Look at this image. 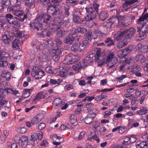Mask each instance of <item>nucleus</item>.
Here are the masks:
<instances>
[{
  "mask_svg": "<svg viewBox=\"0 0 148 148\" xmlns=\"http://www.w3.org/2000/svg\"><path fill=\"white\" fill-rule=\"evenodd\" d=\"M55 42L57 45L56 47H58L60 46L61 44L62 43V42L59 39L56 38L55 40Z\"/></svg>",
  "mask_w": 148,
  "mask_h": 148,
  "instance_id": "obj_62",
  "label": "nucleus"
},
{
  "mask_svg": "<svg viewBox=\"0 0 148 148\" xmlns=\"http://www.w3.org/2000/svg\"><path fill=\"white\" fill-rule=\"evenodd\" d=\"M9 134V131L8 130H4L3 131V133L1 136L0 139L2 141L5 140Z\"/></svg>",
  "mask_w": 148,
  "mask_h": 148,
  "instance_id": "obj_38",
  "label": "nucleus"
},
{
  "mask_svg": "<svg viewBox=\"0 0 148 148\" xmlns=\"http://www.w3.org/2000/svg\"><path fill=\"white\" fill-rule=\"evenodd\" d=\"M123 31L126 32V34H125V38L127 39L130 38L133 36L136 32V30L134 28L132 27L126 31Z\"/></svg>",
  "mask_w": 148,
  "mask_h": 148,
  "instance_id": "obj_20",
  "label": "nucleus"
},
{
  "mask_svg": "<svg viewBox=\"0 0 148 148\" xmlns=\"http://www.w3.org/2000/svg\"><path fill=\"white\" fill-rule=\"evenodd\" d=\"M10 73L8 71H3L1 74V76L2 78L6 80L9 81L10 79Z\"/></svg>",
  "mask_w": 148,
  "mask_h": 148,
  "instance_id": "obj_27",
  "label": "nucleus"
},
{
  "mask_svg": "<svg viewBox=\"0 0 148 148\" xmlns=\"http://www.w3.org/2000/svg\"><path fill=\"white\" fill-rule=\"evenodd\" d=\"M62 50L61 46L55 47L51 50L52 53L54 54L60 55L62 53Z\"/></svg>",
  "mask_w": 148,
  "mask_h": 148,
  "instance_id": "obj_25",
  "label": "nucleus"
},
{
  "mask_svg": "<svg viewBox=\"0 0 148 148\" xmlns=\"http://www.w3.org/2000/svg\"><path fill=\"white\" fill-rule=\"evenodd\" d=\"M113 111V110L110 109L109 110L106 111L103 113L104 117L106 118L109 119L110 117V115L111 114V112Z\"/></svg>",
  "mask_w": 148,
  "mask_h": 148,
  "instance_id": "obj_42",
  "label": "nucleus"
},
{
  "mask_svg": "<svg viewBox=\"0 0 148 148\" xmlns=\"http://www.w3.org/2000/svg\"><path fill=\"white\" fill-rule=\"evenodd\" d=\"M73 86L71 84L66 85L64 87V89L65 90H70L73 88Z\"/></svg>",
  "mask_w": 148,
  "mask_h": 148,
  "instance_id": "obj_53",
  "label": "nucleus"
},
{
  "mask_svg": "<svg viewBox=\"0 0 148 148\" xmlns=\"http://www.w3.org/2000/svg\"><path fill=\"white\" fill-rule=\"evenodd\" d=\"M37 139V134L34 132H32L31 134L30 140L34 141L36 140Z\"/></svg>",
  "mask_w": 148,
  "mask_h": 148,
  "instance_id": "obj_50",
  "label": "nucleus"
},
{
  "mask_svg": "<svg viewBox=\"0 0 148 148\" xmlns=\"http://www.w3.org/2000/svg\"><path fill=\"white\" fill-rule=\"evenodd\" d=\"M125 34H126V32H124V31L119 32L117 34H115L114 36V38L115 40H119L125 36Z\"/></svg>",
  "mask_w": 148,
  "mask_h": 148,
  "instance_id": "obj_29",
  "label": "nucleus"
},
{
  "mask_svg": "<svg viewBox=\"0 0 148 148\" xmlns=\"http://www.w3.org/2000/svg\"><path fill=\"white\" fill-rule=\"evenodd\" d=\"M67 74V72H65L64 70H63L59 72L58 75L62 77H66Z\"/></svg>",
  "mask_w": 148,
  "mask_h": 148,
  "instance_id": "obj_56",
  "label": "nucleus"
},
{
  "mask_svg": "<svg viewBox=\"0 0 148 148\" xmlns=\"http://www.w3.org/2000/svg\"><path fill=\"white\" fill-rule=\"evenodd\" d=\"M99 5L97 3L94 4L86 8L87 15L85 17L84 20L88 21L94 19L96 16V12L99 8Z\"/></svg>",
  "mask_w": 148,
  "mask_h": 148,
  "instance_id": "obj_4",
  "label": "nucleus"
},
{
  "mask_svg": "<svg viewBox=\"0 0 148 148\" xmlns=\"http://www.w3.org/2000/svg\"><path fill=\"white\" fill-rule=\"evenodd\" d=\"M31 75L36 79H40L44 76L45 72L38 67L34 66L32 69Z\"/></svg>",
  "mask_w": 148,
  "mask_h": 148,
  "instance_id": "obj_11",
  "label": "nucleus"
},
{
  "mask_svg": "<svg viewBox=\"0 0 148 148\" xmlns=\"http://www.w3.org/2000/svg\"><path fill=\"white\" fill-rule=\"evenodd\" d=\"M80 57L78 56L70 54L66 56L63 62L65 64H71L78 61Z\"/></svg>",
  "mask_w": 148,
  "mask_h": 148,
  "instance_id": "obj_13",
  "label": "nucleus"
},
{
  "mask_svg": "<svg viewBox=\"0 0 148 148\" xmlns=\"http://www.w3.org/2000/svg\"><path fill=\"white\" fill-rule=\"evenodd\" d=\"M15 34L13 32H5L2 34L1 39L5 43L8 44L13 40Z\"/></svg>",
  "mask_w": 148,
  "mask_h": 148,
  "instance_id": "obj_12",
  "label": "nucleus"
},
{
  "mask_svg": "<svg viewBox=\"0 0 148 148\" xmlns=\"http://www.w3.org/2000/svg\"><path fill=\"white\" fill-rule=\"evenodd\" d=\"M94 98H95V96L93 95L91 97L87 96L86 97L83 101H85L86 100L90 101H92Z\"/></svg>",
  "mask_w": 148,
  "mask_h": 148,
  "instance_id": "obj_58",
  "label": "nucleus"
},
{
  "mask_svg": "<svg viewBox=\"0 0 148 148\" xmlns=\"http://www.w3.org/2000/svg\"><path fill=\"white\" fill-rule=\"evenodd\" d=\"M33 87H32L29 89H26L24 90L23 95L26 97H28L30 95L34 89Z\"/></svg>",
  "mask_w": 148,
  "mask_h": 148,
  "instance_id": "obj_39",
  "label": "nucleus"
},
{
  "mask_svg": "<svg viewBox=\"0 0 148 148\" xmlns=\"http://www.w3.org/2000/svg\"><path fill=\"white\" fill-rule=\"evenodd\" d=\"M42 97V93L41 92L38 93L36 95L34 100L36 101H38Z\"/></svg>",
  "mask_w": 148,
  "mask_h": 148,
  "instance_id": "obj_51",
  "label": "nucleus"
},
{
  "mask_svg": "<svg viewBox=\"0 0 148 148\" xmlns=\"http://www.w3.org/2000/svg\"><path fill=\"white\" fill-rule=\"evenodd\" d=\"M37 136L39 139L41 140L42 138L43 133L41 131L38 132L37 133Z\"/></svg>",
  "mask_w": 148,
  "mask_h": 148,
  "instance_id": "obj_64",
  "label": "nucleus"
},
{
  "mask_svg": "<svg viewBox=\"0 0 148 148\" xmlns=\"http://www.w3.org/2000/svg\"><path fill=\"white\" fill-rule=\"evenodd\" d=\"M88 44V42L87 40H84L82 43H80L78 40H75L74 43L71 47V50L75 52L78 51H83Z\"/></svg>",
  "mask_w": 148,
  "mask_h": 148,
  "instance_id": "obj_7",
  "label": "nucleus"
},
{
  "mask_svg": "<svg viewBox=\"0 0 148 148\" xmlns=\"http://www.w3.org/2000/svg\"><path fill=\"white\" fill-rule=\"evenodd\" d=\"M106 61L108 62L107 68L110 69L114 66L115 64L118 62V59L117 58L114 56V52L110 51L107 56Z\"/></svg>",
  "mask_w": 148,
  "mask_h": 148,
  "instance_id": "obj_8",
  "label": "nucleus"
},
{
  "mask_svg": "<svg viewBox=\"0 0 148 148\" xmlns=\"http://www.w3.org/2000/svg\"><path fill=\"white\" fill-rule=\"evenodd\" d=\"M137 0H128V1L126 2L122 5V7L123 8V11H126L130 7V4H133L134 3L137 2Z\"/></svg>",
  "mask_w": 148,
  "mask_h": 148,
  "instance_id": "obj_22",
  "label": "nucleus"
},
{
  "mask_svg": "<svg viewBox=\"0 0 148 148\" xmlns=\"http://www.w3.org/2000/svg\"><path fill=\"white\" fill-rule=\"evenodd\" d=\"M85 132H81L78 136H75L74 138L75 140H82L84 136Z\"/></svg>",
  "mask_w": 148,
  "mask_h": 148,
  "instance_id": "obj_40",
  "label": "nucleus"
},
{
  "mask_svg": "<svg viewBox=\"0 0 148 148\" xmlns=\"http://www.w3.org/2000/svg\"><path fill=\"white\" fill-rule=\"evenodd\" d=\"M125 64L121 65L119 67V71H123L129 70L132 71H136V66H134V62L132 58L126 59L125 60Z\"/></svg>",
  "mask_w": 148,
  "mask_h": 148,
  "instance_id": "obj_5",
  "label": "nucleus"
},
{
  "mask_svg": "<svg viewBox=\"0 0 148 148\" xmlns=\"http://www.w3.org/2000/svg\"><path fill=\"white\" fill-rule=\"evenodd\" d=\"M14 139L16 142L19 143L20 146L23 148H25L26 147L28 140L27 136H23L20 138L18 135L16 136L14 138Z\"/></svg>",
  "mask_w": 148,
  "mask_h": 148,
  "instance_id": "obj_14",
  "label": "nucleus"
},
{
  "mask_svg": "<svg viewBox=\"0 0 148 148\" xmlns=\"http://www.w3.org/2000/svg\"><path fill=\"white\" fill-rule=\"evenodd\" d=\"M50 0H45V2H47L48 6L47 9V12L50 14L54 15L56 14L57 12V11L56 10V8L54 6L51 5L50 3Z\"/></svg>",
  "mask_w": 148,
  "mask_h": 148,
  "instance_id": "obj_17",
  "label": "nucleus"
},
{
  "mask_svg": "<svg viewBox=\"0 0 148 148\" xmlns=\"http://www.w3.org/2000/svg\"><path fill=\"white\" fill-rule=\"evenodd\" d=\"M15 18L16 20L15 19L13 21H11L10 22L9 24H10L13 25L15 26V27H13L12 28V30L13 31L15 30V31L16 32L21 26V24L17 21V18L16 17Z\"/></svg>",
  "mask_w": 148,
  "mask_h": 148,
  "instance_id": "obj_23",
  "label": "nucleus"
},
{
  "mask_svg": "<svg viewBox=\"0 0 148 148\" xmlns=\"http://www.w3.org/2000/svg\"><path fill=\"white\" fill-rule=\"evenodd\" d=\"M137 148H147L146 146V143L145 142H142L140 144L136 145Z\"/></svg>",
  "mask_w": 148,
  "mask_h": 148,
  "instance_id": "obj_44",
  "label": "nucleus"
},
{
  "mask_svg": "<svg viewBox=\"0 0 148 148\" xmlns=\"http://www.w3.org/2000/svg\"><path fill=\"white\" fill-rule=\"evenodd\" d=\"M131 23V21L128 22L126 18L123 16H119L118 17H113L107 22L106 27L109 29L118 26L122 28L128 26Z\"/></svg>",
  "mask_w": 148,
  "mask_h": 148,
  "instance_id": "obj_2",
  "label": "nucleus"
},
{
  "mask_svg": "<svg viewBox=\"0 0 148 148\" xmlns=\"http://www.w3.org/2000/svg\"><path fill=\"white\" fill-rule=\"evenodd\" d=\"M70 122L71 124L73 125H75L77 124V121L76 116L75 115L72 114L70 115Z\"/></svg>",
  "mask_w": 148,
  "mask_h": 148,
  "instance_id": "obj_34",
  "label": "nucleus"
},
{
  "mask_svg": "<svg viewBox=\"0 0 148 148\" xmlns=\"http://www.w3.org/2000/svg\"><path fill=\"white\" fill-rule=\"evenodd\" d=\"M53 105L54 106H61L63 104L61 99L59 98H57L55 99L53 102Z\"/></svg>",
  "mask_w": 148,
  "mask_h": 148,
  "instance_id": "obj_30",
  "label": "nucleus"
},
{
  "mask_svg": "<svg viewBox=\"0 0 148 148\" xmlns=\"http://www.w3.org/2000/svg\"><path fill=\"white\" fill-rule=\"evenodd\" d=\"M62 82V81L59 79H57V80L51 79L49 81L50 84L52 85H56V84H59Z\"/></svg>",
  "mask_w": 148,
  "mask_h": 148,
  "instance_id": "obj_41",
  "label": "nucleus"
},
{
  "mask_svg": "<svg viewBox=\"0 0 148 148\" xmlns=\"http://www.w3.org/2000/svg\"><path fill=\"white\" fill-rule=\"evenodd\" d=\"M93 104L91 103H87L85 106L88 112H91L92 114H94L95 116L96 114L98 112L97 109L93 108Z\"/></svg>",
  "mask_w": 148,
  "mask_h": 148,
  "instance_id": "obj_19",
  "label": "nucleus"
},
{
  "mask_svg": "<svg viewBox=\"0 0 148 148\" xmlns=\"http://www.w3.org/2000/svg\"><path fill=\"white\" fill-rule=\"evenodd\" d=\"M14 4L16 5L11 7H9L8 8V11L11 12L14 15L17 16H20L19 20L22 21H24L27 16L24 14L23 11L21 10V8L19 5H21V2L18 0H15V2H14Z\"/></svg>",
  "mask_w": 148,
  "mask_h": 148,
  "instance_id": "obj_3",
  "label": "nucleus"
},
{
  "mask_svg": "<svg viewBox=\"0 0 148 148\" xmlns=\"http://www.w3.org/2000/svg\"><path fill=\"white\" fill-rule=\"evenodd\" d=\"M43 44L42 43L40 44L38 47H36L37 49L42 51L46 48H51L53 44V42L50 39L45 40Z\"/></svg>",
  "mask_w": 148,
  "mask_h": 148,
  "instance_id": "obj_15",
  "label": "nucleus"
},
{
  "mask_svg": "<svg viewBox=\"0 0 148 148\" xmlns=\"http://www.w3.org/2000/svg\"><path fill=\"white\" fill-rule=\"evenodd\" d=\"M47 58V56L45 54L41 53L39 54L38 59L40 62H45Z\"/></svg>",
  "mask_w": 148,
  "mask_h": 148,
  "instance_id": "obj_36",
  "label": "nucleus"
},
{
  "mask_svg": "<svg viewBox=\"0 0 148 148\" xmlns=\"http://www.w3.org/2000/svg\"><path fill=\"white\" fill-rule=\"evenodd\" d=\"M52 18L49 15L45 14H43L38 17L34 22L31 23L30 26L32 28L39 30L41 29L43 26L47 27L46 29L44 30L41 34V36H49L51 32H54L60 28L58 26L62 25V24L65 25L63 23L64 21L61 20L58 18H55L53 22L52 21Z\"/></svg>",
  "mask_w": 148,
  "mask_h": 148,
  "instance_id": "obj_1",
  "label": "nucleus"
},
{
  "mask_svg": "<svg viewBox=\"0 0 148 148\" xmlns=\"http://www.w3.org/2000/svg\"><path fill=\"white\" fill-rule=\"evenodd\" d=\"M136 60L141 63H144L146 60L145 57L142 55H138L136 57Z\"/></svg>",
  "mask_w": 148,
  "mask_h": 148,
  "instance_id": "obj_35",
  "label": "nucleus"
},
{
  "mask_svg": "<svg viewBox=\"0 0 148 148\" xmlns=\"http://www.w3.org/2000/svg\"><path fill=\"white\" fill-rule=\"evenodd\" d=\"M108 14L107 12L103 11L101 12L99 14V17L101 20L103 21L108 17Z\"/></svg>",
  "mask_w": 148,
  "mask_h": 148,
  "instance_id": "obj_33",
  "label": "nucleus"
},
{
  "mask_svg": "<svg viewBox=\"0 0 148 148\" xmlns=\"http://www.w3.org/2000/svg\"><path fill=\"white\" fill-rule=\"evenodd\" d=\"M88 140L91 141H92L94 140H95L97 141V142L98 143H99L100 141L99 138L96 135L89 137L88 138Z\"/></svg>",
  "mask_w": 148,
  "mask_h": 148,
  "instance_id": "obj_43",
  "label": "nucleus"
},
{
  "mask_svg": "<svg viewBox=\"0 0 148 148\" xmlns=\"http://www.w3.org/2000/svg\"><path fill=\"white\" fill-rule=\"evenodd\" d=\"M88 92V90H85L84 92H80V94L79 95L78 97L79 98H81L84 97L86 96V94Z\"/></svg>",
  "mask_w": 148,
  "mask_h": 148,
  "instance_id": "obj_61",
  "label": "nucleus"
},
{
  "mask_svg": "<svg viewBox=\"0 0 148 148\" xmlns=\"http://www.w3.org/2000/svg\"><path fill=\"white\" fill-rule=\"evenodd\" d=\"M127 77V75H123L121 76L120 77L116 78V79L117 80H118L119 82L121 83L123 82V80Z\"/></svg>",
  "mask_w": 148,
  "mask_h": 148,
  "instance_id": "obj_55",
  "label": "nucleus"
},
{
  "mask_svg": "<svg viewBox=\"0 0 148 148\" xmlns=\"http://www.w3.org/2000/svg\"><path fill=\"white\" fill-rule=\"evenodd\" d=\"M26 131V129L25 127H23L18 129V132L21 133H24Z\"/></svg>",
  "mask_w": 148,
  "mask_h": 148,
  "instance_id": "obj_60",
  "label": "nucleus"
},
{
  "mask_svg": "<svg viewBox=\"0 0 148 148\" xmlns=\"http://www.w3.org/2000/svg\"><path fill=\"white\" fill-rule=\"evenodd\" d=\"M138 24V31L140 32L138 36V37L139 38L138 40H143L146 37L148 33V24L145 22L141 23L140 24Z\"/></svg>",
  "mask_w": 148,
  "mask_h": 148,
  "instance_id": "obj_6",
  "label": "nucleus"
},
{
  "mask_svg": "<svg viewBox=\"0 0 148 148\" xmlns=\"http://www.w3.org/2000/svg\"><path fill=\"white\" fill-rule=\"evenodd\" d=\"M105 34L102 33L101 32L99 31H96L93 32V33L91 31L87 32L85 35V37L86 39V40L90 41L91 39L93 38L94 39H97V40H99L103 35Z\"/></svg>",
  "mask_w": 148,
  "mask_h": 148,
  "instance_id": "obj_9",
  "label": "nucleus"
},
{
  "mask_svg": "<svg viewBox=\"0 0 148 148\" xmlns=\"http://www.w3.org/2000/svg\"><path fill=\"white\" fill-rule=\"evenodd\" d=\"M86 29L84 27H78L75 30V32L76 34L77 32L82 33L85 32Z\"/></svg>",
  "mask_w": 148,
  "mask_h": 148,
  "instance_id": "obj_45",
  "label": "nucleus"
},
{
  "mask_svg": "<svg viewBox=\"0 0 148 148\" xmlns=\"http://www.w3.org/2000/svg\"><path fill=\"white\" fill-rule=\"evenodd\" d=\"M87 66V64H85V60H83L80 62L73 65L72 68L75 71L78 72L80 69Z\"/></svg>",
  "mask_w": 148,
  "mask_h": 148,
  "instance_id": "obj_16",
  "label": "nucleus"
},
{
  "mask_svg": "<svg viewBox=\"0 0 148 148\" xmlns=\"http://www.w3.org/2000/svg\"><path fill=\"white\" fill-rule=\"evenodd\" d=\"M127 43V39L125 38L123 40L117 43V46L119 48H121L125 46Z\"/></svg>",
  "mask_w": 148,
  "mask_h": 148,
  "instance_id": "obj_31",
  "label": "nucleus"
},
{
  "mask_svg": "<svg viewBox=\"0 0 148 148\" xmlns=\"http://www.w3.org/2000/svg\"><path fill=\"white\" fill-rule=\"evenodd\" d=\"M148 109L147 107L144 106H141L140 108V110L136 112V114L140 115H145L147 113Z\"/></svg>",
  "mask_w": 148,
  "mask_h": 148,
  "instance_id": "obj_24",
  "label": "nucleus"
},
{
  "mask_svg": "<svg viewBox=\"0 0 148 148\" xmlns=\"http://www.w3.org/2000/svg\"><path fill=\"white\" fill-rule=\"evenodd\" d=\"M146 21H148V13L146 14L144 16H143L138 19L137 23L140 24L141 23L146 22Z\"/></svg>",
  "mask_w": 148,
  "mask_h": 148,
  "instance_id": "obj_28",
  "label": "nucleus"
},
{
  "mask_svg": "<svg viewBox=\"0 0 148 148\" xmlns=\"http://www.w3.org/2000/svg\"><path fill=\"white\" fill-rule=\"evenodd\" d=\"M93 56H90L89 57H87L86 58V61H87V62L86 64H87V65L88 64H91L93 61Z\"/></svg>",
  "mask_w": 148,
  "mask_h": 148,
  "instance_id": "obj_49",
  "label": "nucleus"
},
{
  "mask_svg": "<svg viewBox=\"0 0 148 148\" xmlns=\"http://www.w3.org/2000/svg\"><path fill=\"white\" fill-rule=\"evenodd\" d=\"M60 143L61 142H60L56 141L53 142V145H56L55 148H62V145H60L59 146H58V145H60Z\"/></svg>",
  "mask_w": 148,
  "mask_h": 148,
  "instance_id": "obj_63",
  "label": "nucleus"
},
{
  "mask_svg": "<svg viewBox=\"0 0 148 148\" xmlns=\"http://www.w3.org/2000/svg\"><path fill=\"white\" fill-rule=\"evenodd\" d=\"M64 32L62 30H59L57 33L56 35L58 37H61L63 35H64Z\"/></svg>",
  "mask_w": 148,
  "mask_h": 148,
  "instance_id": "obj_57",
  "label": "nucleus"
},
{
  "mask_svg": "<svg viewBox=\"0 0 148 148\" xmlns=\"http://www.w3.org/2000/svg\"><path fill=\"white\" fill-rule=\"evenodd\" d=\"M8 148H17V145L16 143H13L11 144L10 143H8Z\"/></svg>",
  "mask_w": 148,
  "mask_h": 148,
  "instance_id": "obj_54",
  "label": "nucleus"
},
{
  "mask_svg": "<svg viewBox=\"0 0 148 148\" xmlns=\"http://www.w3.org/2000/svg\"><path fill=\"white\" fill-rule=\"evenodd\" d=\"M13 16L10 14H6L5 16L6 20L9 23L10 22V20L13 18Z\"/></svg>",
  "mask_w": 148,
  "mask_h": 148,
  "instance_id": "obj_47",
  "label": "nucleus"
},
{
  "mask_svg": "<svg viewBox=\"0 0 148 148\" xmlns=\"http://www.w3.org/2000/svg\"><path fill=\"white\" fill-rule=\"evenodd\" d=\"M43 118V115L42 114H38L32 118L30 121L32 125H34L37 124L41 121Z\"/></svg>",
  "mask_w": 148,
  "mask_h": 148,
  "instance_id": "obj_18",
  "label": "nucleus"
},
{
  "mask_svg": "<svg viewBox=\"0 0 148 148\" xmlns=\"http://www.w3.org/2000/svg\"><path fill=\"white\" fill-rule=\"evenodd\" d=\"M94 117V114H88L84 119L85 123L87 124L90 123L92 122Z\"/></svg>",
  "mask_w": 148,
  "mask_h": 148,
  "instance_id": "obj_26",
  "label": "nucleus"
},
{
  "mask_svg": "<svg viewBox=\"0 0 148 148\" xmlns=\"http://www.w3.org/2000/svg\"><path fill=\"white\" fill-rule=\"evenodd\" d=\"M10 56L8 51L5 49H2L0 50V66H5L8 64L6 61H2V60L10 59Z\"/></svg>",
  "mask_w": 148,
  "mask_h": 148,
  "instance_id": "obj_10",
  "label": "nucleus"
},
{
  "mask_svg": "<svg viewBox=\"0 0 148 148\" xmlns=\"http://www.w3.org/2000/svg\"><path fill=\"white\" fill-rule=\"evenodd\" d=\"M74 41H75L74 37L73 36H70L66 38L65 42L66 43L71 44Z\"/></svg>",
  "mask_w": 148,
  "mask_h": 148,
  "instance_id": "obj_37",
  "label": "nucleus"
},
{
  "mask_svg": "<svg viewBox=\"0 0 148 148\" xmlns=\"http://www.w3.org/2000/svg\"><path fill=\"white\" fill-rule=\"evenodd\" d=\"M46 125L44 123H41L38 126V128L40 130L44 129Z\"/></svg>",
  "mask_w": 148,
  "mask_h": 148,
  "instance_id": "obj_59",
  "label": "nucleus"
},
{
  "mask_svg": "<svg viewBox=\"0 0 148 148\" xmlns=\"http://www.w3.org/2000/svg\"><path fill=\"white\" fill-rule=\"evenodd\" d=\"M124 51L122 50L119 51L117 53V54L118 57L120 58H122L124 57L125 54H124Z\"/></svg>",
  "mask_w": 148,
  "mask_h": 148,
  "instance_id": "obj_52",
  "label": "nucleus"
},
{
  "mask_svg": "<svg viewBox=\"0 0 148 148\" xmlns=\"http://www.w3.org/2000/svg\"><path fill=\"white\" fill-rule=\"evenodd\" d=\"M19 41L18 39L14 40L12 42V47L15 48H17L18 47Z\"/></svg>",
  "mask_w": 148,
  "mask_h": 148,
  "instance_id": "obj_46",
  "label": "nucleus"
},
{
  "mask_svg": "<svg viewBox=\"0 0 148 148\" xmlns=\"http://www.w3.org/2000/svg\"><path fill=\"white\" fill-rule=\"evenodd\" d=\"M34 1V0H26L25 4L30 8H33L35 7Z\"/></svg>",
  "mask_w": 148,
  "mask_h": 148,
  "instance_id": "obj_32",
  "label": "nucleus"
},
{
  "mask_svg": "<svg viewBox=\"0 0 148 148\" xmlns=\"http://www.w3.org/2000/svg\"><path fill=\"white\" fill-rule=\"evenodd\" d=\"M136 48L140 51L146 52V55L148 57V45H144L143 44L139 43L138 44Z\"/></svg>",
  "mask_w": 148,
  "mask_h": 148,
  "instance_id": "obj_21",
  "label": "nucleus"
},
{
  "mask_svg": "<svg viewBox=\"0 0 148 148\" xmlns=\"http://www.w3.org/2000/svg\"><path fill=\"white\" fill-rule=\"evenodd\" d=\"M79 14L76 13H74L73 15V22L74 23H78L79 19V17L78 16Z\"/></svg>",
  "mask_w": 148,
  "mask_h": 148,
  "instance_id": "obj_48",
  "label": "nucleus"
}]
</instances>
